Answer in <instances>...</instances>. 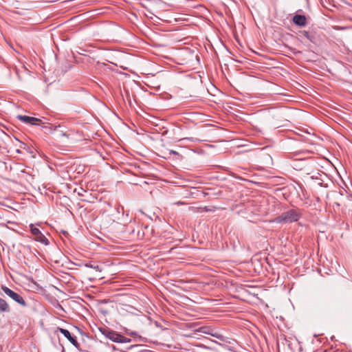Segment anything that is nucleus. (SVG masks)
Masks as SVG:
<instances>
[{
    "instance_id": "2eb2a0df",
    "label": "nucleus",
    "mask_w": 352,
    "mask_h": 352,
    "mask_svg": "<svg viewBox=\"0 0 352 352\" xmlns=\"http://www.w3.org/2000/svg\"><path fill=\"white\" fill-rule=\"evenodd\" d=\"M16 153H21V149H20L19 148H17V149L16 150Z\"/></svg>"
},
{
    "instance_id": "f8f14e48",
    "label": "nucleus",
    "mask_w": 352,
    "mask_h": 352,
    "mask_svg": "<svg viewBox=\"0 0 352 352\" xmlns=\"http://www.w3.org/2000/svg\"><path fill=\"white\" fill-rule=\"evenodd\" d=\"M19 148L21 150V149H23V150H25L27 151L28 152L32 153V152L31 151V149L25 143L22 142H19Z\"/></svg>"
},
{
    "instance_id": "1a4fd4ad",
    "label": "nucleus",
    "mask_w": 352,
    "mask_h": 352,
    "mask_svg": "<svg viewBox=\"0 0 352 352\" xmlns=\"http://www.w3.org/2000/svg\"><path fill=\"white\" fill-rule=\"evenodd\" d=\"M199 331L205 334L211 335L212 336L219 338L220 340H222L223 338V336H221L219 333H218L217 332H213V330H212L210 327H201L199 329Z\"/></svg>"
},
{
    "instance_id": "0eeeda50",
    "label": "nucleus",
    "mask_w": 352,
    "mask_h": 352,
    "mask_svg": "<svg viewBox=\"0 0 352 352\" xmlns=\"http://www.w3.org/2000/svg\"><path fill=\"white\" fill-rule=\"evenodd\" d=\"M58 331L78 349H79V344L76 339L71 336L70 332L63 328H58Z\"/></svg>"
},
{
    "instance_id": "f257e3e1",
    "label": "nucleus",
    "mask_w": 352,
    "mask_h": 352,
    "mask_svg": "<svg viewBox=\"0 0 352 352\" xmlns=\"http://www.w3.org/2000/svg\"><path fill=\"white\" fill-rule=\"evenodd\" d=\"M300 213L296 210H289L283 212L274 219V222L277 223H288L297 221L300 218Z\"/></svg>"
},
{
    "instance_id": "ddd939ff",
    "label": "nucleus",
    "mask_w": 352,
    "mask_h": 352,
    "mask_svg": "<svg viewBox=\"0 0 352 352\" xmlns=\"http://www.w3.org/2000/svg\"><path fill=\"white\" fill-rule=\"evenodd\" d=\"M131 341L130 338H126L121 335L119 343H129Z\"/></svg>"
},
{
    "instance_id": "9b49d317",
    "label": "nucleus",
    "mask_w": 352,
    "mask_h": 352,
    "mask_svg": "<svg viewBox=\"0 0 352 352\" xmlns=\"http://www.w3.org/2000/svg\"><path fill=\"white\" fill-rule=\"evenodd\" d=\"M85 266L87 267H89L91 269H94L96 272H101L102 271V267L99 264H98L96 262H89L85 263Z\"/></svg>"
},
{
    "instance_id": "f03ea898",
    "label": "nucleus",
    "mask_w": 352,
    "mask_h": 352,
    "mask_svg": "<svg viewBox=\"0 0 352 352\" xmlns=\"http://www.w3.org/2000/svg\"><path fill=\"white\" fill-rule=\"evenodd\" d=\"M298 35L304 42L309 41L314 44H318L320 41V36L314 31H300Z\"/></svg>"
},
{
    "instance_id": "dca6fc26",
    "label": "nucleus",
    "mask_w": 352,
    "mask_h": 352,
    "mask_svg": "<svg viewBox=\"0 0 352 352\" xmlns=\"http://www.w3.org/2000/svg\"><path fill=\"white\" fill-rule=\"evenodd\" d=\"M62 352H65V349H64V348H63V351H62Z\"/></svg>"
},
{
    "instance_id": "423d86ee",
    "label": "nucleus",
    "mask_w": 352,
    "mask_h": 352,
    "mask_svg": "<svg viewBox=\"0 0 352 352\" xmlns=\"http://www.w3.org/2000/svg\"><path fill=\"white\" fill-rule=\"evenodd\" d=\"M102 333L111 341L117 343L120 342L121 334L118 332L111 330H105Z\"/></svg>"
},
{
    "instance_id": "6e6552de",
    "label": "nucleus",
    "mask_w": 352,
    "mask_h": 352,
    "mask_svg": "<svg viewBox=\"0 0 352 352\" xmlns=\"http://www.w3.org/2000/svg\"><path fill=\"white\" fill-rule=\"evenodd\" d=\"M294 24L298 26H305L307 23L305 16L301 14H296L292 19Z\"/></svg>"
},
{
    "instance_id": "9d476101",
    "label": "nucleus",
    "mask_w": 352,
    "mask_h": 352,
    "mask_svg": "<svg viewBox=\"0 0 352 352\" xmlns=\"http://www.w3.org/2000/svg\"><path fill=\"white\" fill-rule=\"evenodd\" d=\"M10 311V308L9 305L4 299L0 298V313Z\"/></svg>"
},
{
    "instance_id": "7ed1b4c3",
    "label": "nucleus",
    "mask_w": 352,
    "mask_h": 352,
    "mask_svg": "<svg viewBox=\"0 0 352 352\" xmlns=\"http://www.w3.org/2000/svg\"><path fill=\"white\" fill-rule=\"evenodd\" d=\"M1 289L8 296H9L13 300L20 304L23 307L26 306L25 301L24 300L23 297L21 296L19 294H18L17 293L14 292V291L4 285H1Z\"/></svg>"
},
{
    "instance_id": "20e7f679",
    "label": "nucleus",
    "mask_w": 352,
    "mask_h": 352,
    "mask_svg": "<svg viewBox=\"0 0 352 352\" xmlns=\"http://www.w3.org/2000/svg\"><path fill=\"white\" fill-rule=\"evenodd\" d=\"M30 229L32 234L35 236L36 240L45 245L49 243L47 239L41 233V232L37 228H35L33 224L30 225Z\"/></svg>"
},
{
    "instance_id": "4468645a",
    "label": "nucleus",
    "mask_w": 352,
    "mask_h": 352,
    "mask_svg": "<svg viewBox=\"0 0 352 352\" xmlns=\"http://www.w3.org/2000/svg\"><path fill=\"white\" fill-rule=\"evenodd\" d=\"M175 204H177V205H182V204H184V203L181 202V201H178V202L175 203Z\"/></svg>"
},
{
    "instance_id": "39448f33",
    "label": "nucleus",
    "mask_w": 352,
    "mask_h": 352,
    "mask_svg": "<svg viewBox=\"0 0 352 352\" xmlns=\"http://www.w3.org/2000/svg\"><path fill=\"white\" fill-rule=\"evenodd\" d=\"M17 118L26 124H30L32 125H39L40 123H41L40 119L34 117L19 115Z\"/></svg>"
}]
</instances>
